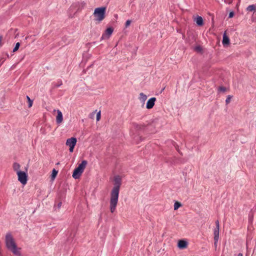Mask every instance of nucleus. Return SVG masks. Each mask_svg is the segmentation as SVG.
<instances>
[{"mask_svg":"<svg viewBox=\"0 0 256 256\" xmlns=\"http://www.w3.org/2000/svg\"><path fill=\"white\" fill-rule=\"evenodd\" d=\"M122 179L119 176L114 177V186L110 192V208L111 212H114L116 208L119 196Z\"/></svg>","mask_w":256,"mask_h":256,"instance_id":"1","label":"nucleus"},{"mask_svg":"<svg viewBox=\"0 0 256 256\" xmlns=\"http://www.w3.org/2000/svg\"><path fill=\"white\" fill-rule=\"evenodd\" d=\"M5 242L6 248L10 250L16 256H20V248H18L16 245L14 240L10 233L6 235Z\"/></svg>","mask_w":256,"mask_h":256,"instance_id":"2","label":"nucleus"},{"mask_svg":"<svg viewBox=\"0 0 256 256\" xmlns=\"http://www.w3.org/2000/svg\"><path fill=\"white\" fill-rule=\"evenodd\" d=\"M86 164L87 162L85 160H82V162L78 164V166L74 169L72 174V177L75 179L79 178L84 172Z\"/></svg>","mask_w":256,"mask_h":256,"instance_id":"3","label":"nucleus"},{"mask_svg":"<svg viewBox=\"0 0 256 256\" xmlns=\"http://www.w3.org/2000/svg\"><path fill=\"white\" fill-rule=\"evenodd\" d=\"M106 10V8L105 7L96 8L94 12L95 20L98 22L102 20L105 17Z\"/></svg>","mask_w":256,"mask_h":256,"instance_id":"4","label":"nucleus"},{"mask_svg":"<svg viewBox=\"0 0 256 256\" xmlns=\"http://www.w3.org/2000/svg\"><path fill=\"white\" fill-rule=\"evenodd\" d=\"M26 172L27 170L26 169V172H18V173L16 174L18 180L23 185H25L28 182V174Z\"/></svg>","mask_w":256,"mask_h":256,"instance_id":"5","label":"nucleus"},{"mask_svg":"<svg viewBox=\"0 0 256 256\" xmlns=\"http://www.w3.org/2000/svg\"><path fill=\"white\" fill-rule=\"evenodd\" d=\"M76 138H68L66 142V145L70 147V152H73L74 148L76 144Z\"/></svg>","mask_w":256,"mask_h":256,"instance_id":"6","label":"nucleus"},{"mask_svg":"<svg viewBox=\"0 0 256 256\" xmlns=\"http://www.w3.org/2000/svg\"><path fill=\"white\" fill-rule=\"evenodd\" d=\"M113 32V28H108L104 33L102 34V38L108 39Z\"/></svg>","mask_w":256,"mask_h":256,"instance_id":"7","label":"nucleus"},{"mask_svg":"<svg viewBox=\"0 0 256 256\" xmlns=\"http://www.w3.org/2000/svg\"><path fill=\"white\" fill-rule=\"evenodd\" d=\"M54 112H56L57 114H58L56 117V123L58 124H61L63 121V116H62V112L59 110H54Z\"/></svg>","mask_w":256,"mask_h":256,"instance_id":"8","label":"nucleus"},{"mask_svg":"<svg viewBox=\"0 0 256 256\" xmlns=\"http://www.w3.org/2000/svg\"><path fill=\"white\" fill-rule=\"evenodd\" d=\"M156 101V98H152L148 100L146 103V108L148 109H151L154 105L155 102Z\"/></svg>","mask_w":256,"mask_h":256,"instance_id":"9","label":"nucleus"},{"mask_svg":"<svg viewBox=\"0 0 256 256\" xmlns=\"http://www.w3.org/2000/svg\"><path fill=\"white\" fill-rule=\"evenodd\" d=\"M188 242L184 240H180L178 244V246L180 249H184L187 247Z\"/></svg>","mask_w":256,"mask_h":256,"instance_id":"10","label":"nucleus"},{"mask_svg":"<svg viewBox=\"0 0 256 256\" xmlns=\"http://www.w3.org/2000/svg\"><path fill=\"white\" fill-rule=\"evenodd\" d=\"M222 43L224 46L228 45L230 44V39L228 37L226 36V32L223 34Z\"/></svg>","mask_w":256,"mask_h":256,"instance_id":"11","label":"nucleus"},{"mask_svg":"<svg viewBox=\"0 0 256 256\" xmlns=\"http://www.w3.org/2000/svg\"><path fill=\"white\" fill-rule=\"evenodd\" d=\"M12 168L16 172V173H18V172H20V164L18 162H14L12 165Z\"/></svg>","mask_w":256,"mask_h":256,"instance_id":"12","label":"nucleus"},{"mask_svg":"<svg viewBox=\"0 0 256 256\" xmlns=\"http://www.w3.org/2000/svg\"><path fill=\"white\" fill-rule=\"evenodd\" d=\"M219 230H220V228H216L214 230V240H216V242H218V240Z\"/></svg>","mask_w":256,"mask_h":256,"instance_id":"13","label":"nucleus"},{"mask_svg":"<svg viewBox=\"0 0 256 256\" xmlns=\"http://www.w3.org/2000/svg\"><path fill=\"white\" fill-rule=\"evenodd\" d=\"M196 22L198 26H202L203 24V20L201 16H198L196 18Z\"/></svg>","mask_w":256,"mask_h":256,"instance_id":"14","label":"nucleus"},{"mask_svg":"<svg viewBox=\"0 0 256 256\" xmlns=\"http://www.w3.org/2000/svg\"><path fill=\"white\" fill-rule=\"evenodd\" d=\"M140 100L142 102H144L147 99V96L142 92L140 93Z\"/></svg>","mask_w":256,"mask_h":256,"instance_id":"15","label":"nucleus"},{"mask_svg":"<svg viewBox=\"0 0 256 256\" xmlns=\"http://www.w3.org/2000/svg\"><path fill=\"white\" fill-rule=\"evenodd\" d=\"M256 10V6L254 4L250 5L246 8V10L249 12L255 11Z\"/></svg>","mask_w":256,"mask_h":256,"instance_id":"16","label":"nucleus"},{"mask_svg":"<svg viewBox=\"0 0 256 256\" xmlns=\"http://www.w3.org/2000/svg\"><path fill=\"white\" fill-rule=\"evenodd\" d=\"M194 50L197 52L201 53L202 51V47L200 46H196L194 48Z\"/></svg>","mask_w":256,"mask_h":256,"instance_id":"17","label":"nucleus"},{"mask_svg":"<svg viewBox=\"0 0 256 256\" xmlns=\"http://www.w3.org/2000/svg\"><path fill=\"white\" fill-rule=\"evenodd\" d=\"M182 206V204L180 202H176L174 204V210H178L180 207Z\"/></svg>","mask_w":256,"mask_h":256,"instance_id":"18","label":"nucleus"},{"mask_svg":"<svg viewBox=\"0 0 256 256\" xmlns=\"http://www.w3.org/2000/svg\"><path fill=\"white\" fill-rule=\"evenodd\" d=\"M57 174H58V172L55 169H54L52 170V176H51L52 178V180L55 178Z\"/></svg>","mask_w":256,"mask_h":256,"instance_id":"19","label":"nucleus"},{"mask_svg":"<svg viewBox=\"0 0 256 256\" xmlns=\"http://www.w3.org/2000/svg\"><path fill=\"white\" fill-rule=\"evenodd\" d=\"M26 98L28 102V107L30 108L32 105V100H30L28 96H26Z\"/></svg>","mask_w":256,"mask_h":256,"instance_id":"20","label":"nucleus"},{"mask_svg":"<svg viewBox=\"0 0 256 256\" xmlns=\"http://www.w3.org/2000/svg\"><path fill=\"white\" fill-rule=\"evenodd\" d=\"M232 98V96H231L230 95L228 96L226 99V104H228L230 102Z\"/></svg>","mask_w":256,"mask_h":256,"instance_id":"21","label":"nucleus"},{"mask_svg":"<svg viewBox=\"0 0 256 256\" xmlns=\"http://www.w3.org/2000/svg\"><path fill=\"white\" fill-rule=\"evenodd\" d=\"M20 46V44L19 42H17L15 46V47L13 49V52H15L18 49Z\"/></svg>","mask_w":256,"mask_h":256,"instance_id":"22","label":"nucleus"},{"mask_svg":"<svg viewBox=\"0 0 256 256\" xmlns=\"http://www.w3.org/2000/svg\"><path fill=\"white\" fill-rule=\"evenodd\" d=\"M100 111L96 114V120L97 121L100 120Z\"/></svg>","mask_w":256,"mask_h":256,"instance_id":"23","label":"nucleus"},{"mask_svg":"<svg viewBox=\"0 0 256 256\" xmlns=\"http://www.w3.org/2000/svg\"><path fill=\"white\" fill-rule=\"evenodd\" d=\"M130 23H131V20H126V27L130 25Z\"/></svg>","mask_w":256,"mask_h":256,"instance_id":"24","label":"nucleus"},{"mask_svg":"<svg viewBox=\"0 0 256 256\" xmlns=\"http://www.w3.org/2000/svg\"><path fill=\"white\" fill-rule=\"evenodd\" d=\"M218 90L221 92H225L226 89L225 88L221 86L219 88Z\"/></svg>","mask_w":256,"mask_h":256,"instance_id":"25","label":"nucleus"},{"mask_svg":"<svg viewBox=\"0 0 256 256\" xmlns=\"http://www.w3.org/2000/svg\"><path fill=\"white\" fill-rule=\"evenodd\" d=\"M234 16V12H231L229 14L228 17L230 18H232Z\"/></svg>","mask_w":256,"mask_h":256,"instance_id":"26","label":"nucleus"},{"mask_svg":"<svg viewBox=\"0 0 256 256\" xmlns=\"http://www.w3.org/2000/svg\"><path fill=\"white\" fill-rule=\"evenodd\" d=\"M216 228H220V224H219V222H218V220H217L216 222Z\"/></svg>","mask_w":256,"mask_h":256,"instance_id":"27","label":"nucleus"},{"mask_svg":"<svg viewBox=\"0 0 256 256\" xmlns=\"http://www.w3.org/2000/svg\"><path fill=\"white\" fill-rule=\"evenodd\" d=\"M2 36H0V47H1L2 46Z\"/></svg>","mask_w":256,"mask_h":256,"instance_id":"28","label":"nucleus"},{"mask_svg":"<svg viewBox=\"0 0 256 256\" xmlns=\"http://www.w3.org/2000/svg\"><path fill=\"white\" fill-rule=\"evenodd\" d=\"M61 206H62V202H60L57 205L58 208H60L61 207Z\"/></svg>","mask_w":256,"mask_h":256,"instance_id":"29","label":"nucleus"},{"mask_svg":"<svg viewBox=\"0 0 256 256\" xmlns=\"http://www.w3.org/2000/svg\"><path fill=\"white\" fill-rule=\"evenodd\" d=\"M62 84V82H61L60 84H58V85L56 86L57 87L61 86Z\"/></svg>","mask_w":256,"mask_h":256,"instance_id":"30","label":"nucleus"},{"mask_svg":"<svg viewBox=\"0 0 256 256\" xmlns=\"http://www.w3.org/2000/svg\"><path fill=\"white\" fill-rule=\"evenodd\" d=\"M242 253H239L238 254V256H242Z\"/></svg>","mask_w":256,"mask_h":256,"instance_id":"31","label":"nucleus"},{"mask_svg":"<svg viewBox=\"0 0 256 256\" xmlns=\"http://www.w3.org/2000/svg\"><path fill=\"white\" fill-rule=\"evenodd\" d=\"M217 242H216V240H214V246H216V244H217Z\"/></svg>","mask_w":256,"mask_h":256,"instance_id":"32","label":"nucleus"}]
</instances>
